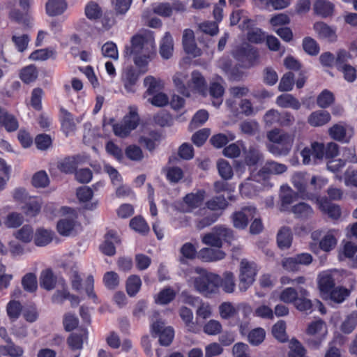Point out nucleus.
I'll use <instances>...</instances> for the list:
<instances>
[{"label": "nucleus", "mask_w": 357, "mask_h": 357, "mask_svg": "<svg viewBox=\"0 0 357 357\" xmlns=\"http://www.w3.org/2000/svg\"><path fill=\"white\" fill-rule=\"evenodd\" d=\"M126 55H133V62L145 73L148 71L149 63L156 55L155 40L151 35L137 34L131 38V47H126Z\"/></svg>", "instance_id": "nucleus-1"}, {"label": "nucleus", "mask_w": 357, "mask_h": 357, "mask_svg": "<svg viewBox=\"0 0 357 357\" xmlns=\"http://www.w3.org/2000/svg\"><path fill=\"white\" fill-rule=\"evenodd\" d=\"M294 137V134L273 129L267 133V139L271 142L266 145L267 149L275 156H286L291 150Z\"/></svg>", "instance_id": "nucleus-2"}, {"label": "nucleus", "mask_w": 357, "mask_h": 357, "mask_svg": "<svg viewBox=\"0 0 357 357\" xmlns=\"http://www.w3.org/2000/svg\"><path fill=\"white\" fill-rule=\"evenodd\" d=\"M196 273L200 275L194 279L195 289L205 296L216 294L218 291V284L220 277L215 273H208L201 268H196Z\"/></svg>", "instance_id": "nucleus-3"}, {"label": "nucleus", "mask_w": 357, "mask_h": 357, "mask_svg": "<svg viewBox=\"0 0 357 357\" xmlns=\"http://www.w3.org/2000/svg\"><path fill=\"white\" fill-rule=\"evenodd\" d=\"M309 296V292L303 287H299L297 290L287 287L280 293V300L285 303H293L300 311H307L312 307V302L308 298Z\"/></svg>", "instance_id": "nucleus-4"}, {"label": "nucleus", "mask_w": 357, "mask_h": 357, "mask_svg": "<svg viewBox=\"0 0 357 357\" xmlns=\"http://www.w3.org/2000/svg\"><path fill=\"white\" fill-rule=\"evenodd\" d=\"M233 55L243 68H249L259 62L257 50L247 43L238 47Z\"/></svg>", "instance_id": "nucleus-5"}, {"label": "nucleus", "mask_w": 357, "mask_h": 357, "mask_svg": "<svg viewBox=\"0 0 357 357\" xmlns=\"http://www.w3.org/2000/svg\"><path fill=\"white\" fill-rule=\"evenodd\" d=\"M238 289L245 292L252 284L257 274V265L254 262L243 259L240 264Z\"/></svg>", "instance_id": "nucleus-6"}, {"label": "nucleus", "mask_w": 357, "mask_h": 357, "mask_svg": "<svg viewBox=\"0 0 357 357\" xmlns=\"http://www.w3.org/2000/svg\"><path fill=\"white\" fill-rule=\"evenodd\" d=\"M257 172L252 173L240 187V192L243 195L252 197L256 195L259 192L269 188L268 183L264 179L257 178Z\"/></svg>", "instance_id": "nucleus-7"}, {"label": "nucleus", "mask_w": 357, "mask_h": 357, "mask_svg": "<svg viewBox=\"0 0 357 357\" xmlns=\"http://www.w3.org/2000/svg\"><path fill=\"white\" fill-rule=\"evenodd\" d=\"M288 167L286 165L279 163L273 160L267 161L264 165L257 172V178L264 179L268 183V185L271 188L272 184L270 182L271 176L280 175L287 172Z\"/></svg>", "instance_id": "nucleus-8"}, {"label": "nucleus", "mask_w": 357, "mask_h": 357, "mask_svg": "<svg viewBox=\"0 0 357 357\" xmlns=\"http://www.w3.org/2000/svg\"><path fill=\"white\" fill-rule=\"evenodd\" d=\"M151 332L159 337V342L162 346L168 347L174 337V331L171 326H165V323L157 319L151 324Z\"/></svg>", "instance_id": "nucleus-9"}, {"label": "nucleus", "mask_w": 357, "mask_h": 357, "mask_svg": "<svg viewBox=\"0 0 357 357\" xmlns=\"http://www.w3.org/2000/svg\"><path fill=\"white\" fill-rule=\"evenodd\" d=\"M256 208L251 206H245L241 211L234 213L231 216L234 227L239 229H245L249 221L254 218Z\"/></svg>", "instance_id": "nucleus-10"}, {"label": "nucleus", "mask_w": 357, "mask_h": 357, "mask_svg": "<svg viewBox=\"0 0 357 357\" xmlns=\"http://www.w3.org/2000/svg\"><path fill=\"white\" fill-rule=\"evenodd\" d=\"M61 210L63 213H68L70 215L61 219L57 222V231L61 235L68 236L74 229L76 216L74 210L69 207H63Z\"/></svg>", "instance_id": "nucleus-11"}, {"label": "nucleus", "mask_w": 357, "mask_h": 357, "mask_svg": "<svg viewBox=\"0 0 357 357\" xmlns=\"http://www.w3.org/2000/svg\"><path fill=\"white\" fill-rule=\"evenodd\" d=\"M139 73L133 67H127L121 75V81L123 86L128 93H135L136 85L139 79Z\"/></svg>", "instance_id": "nucleus-12"}, {"label": "nucleus", "mask_w": 357, "mask_h": 357, "mask_svg": "<svg viewBox=\"0 0 357 357\" xmlns=\"http://www.w3.org/2000/svg\"><path fill=\"white\" fill-rule=\"evenodd\" d=\"M196 215L199 217V219L196 221V227L198 229H202L211 225L219 217L218 214L208 207L200 208L196 212Z\"/></svg>", "instance_id": "nucleus-13"}, {"label": "nucleus", "mask_w": 357, "mask_h": 357, "mask_svg": "<svg viewBox=\"0 0 357 357\" xmlns=\"http://www.w3.org/2000/svg\"><path fill=\"white\" fill-rule=\"evenodd\" d=\"M308 174L305 172H296L291 177V183L302 197H310L311 193L307 191Z\"/></svg>", "instance_id": "nucleus-14"}, {"label": "nucleus", "mask_w": 357, "mask_h": 357, "mask_svg": "<svg viewBox=\"0 0 357 357\" xmlns=\"http://www.w3.org/2000/svg\"><path fill=\"white\" fill-rule=\"evenodd\" d=\"M313 28L319 38L326 40L330 43L336 41L337 35L335 29L323 22L314 23Z\"/></svg>", "instance_id": "nucleus-15"}, {"label": "nucleus", "mask_w": 357, "mask_h": 357, "mask_svg": "<svg viewBox=\"0 0 357 357\" xmlns=\"http://www.w3.org/2000/svg\"><path fill=\"white\" fill-rule=\"evenodd\" d=\"M172 79L178 91L182 95L189 97L191 84L188 74L183 72L176 73Z\"/></svg>", "instance_id": "nucleus-16"}, {"label": "nucleus", "mask_w": 357, "mask_h": 357, "mask_svg": "<svg viewBox=\"0 0 357 357\" xmlns=\"http://www.w3.org/2000/svg\"><path fill=\"white\" fill-rule=\"evenodd\" d=\"M120 243L116 233L113 231H108L105 235L104 243L100 246L101 251L107 256H113L116 253L114 245Z\"/></svg>", "instance_id": "nucleus-17"}, {"label": "nucleus", "mask_w": 357, "mask_h": 357, "mask_svg": "<svg viewBox=\"0 0 357 357\" xmlns=\"http://www.w3.org/2000/svg\"><path fill=\"white\" fill-rule=\"evenodd\" d=\"M336 273L323 272L319 275V287L321 293L328 294L335 289Z\"/></svg>", "instance_id": "nucleus-18"}, {"label": "nucleus", "mask_w": 357, "mask_h": 357, "mask_svg": "<svg viewBox=\"0 0 357 357\" xmlns=\"http://www.w3.org/2000/svg\"><path fill=\"white\" fill-rule=\"evenodd\" d=\"M174 52V41L169 32H166L160 43L159 53L163 59H169Z\"/></svg>", "instance_id": "nucleus-19"}, {"label": "nucleus", "mask_w": 357, "mask_h": 357, "mask_svg": "<svg viewBox=\"0 0 357 357\" xmlns=\"http://www.w3.org/2000/svg\"><path fill=\"white\" fill-rule=\"evenodd\" d=\"M225 253L220 249L204 248L198 253V257L206 262L215 261L223 259Z\"/></svg>", "instance_id": "nucleus-20"}, {"label": "nucleus", "mask_w": 357, "mask_h": 357, "mask_svg": "<svg viewBox=\"0 0 357 357\" xmlns=\"http://www.w3.org/2000/svg\"><path fill=\"white\" fill-rule=\"evenodd\" d=\"M11 21L21 24L24 29L32 27V18L27 12L22 13L18 9H13L9 13Z\"/></svg>", "instance_id": "nucleus-21"}, {"label": "nucleus", "mask_w": 357, "mask_h": 357, "mask_svg": "<svg viewBox=\"0 0 357 357\" xmlns=\"http://www.w3.org/2000/svg\"><path fill=\"white\" fill-rule=\"evenodd\" d=\"M45 8L49 16L61 15L67 10L68 3L66 0H48Z\"/></svg>", "instance_id": "nucleus-22"}, {"label": "nucleus", "mask_w": 357, "mask_h": 357, "mask_svg": "<svg viewBox=\"0 0 357 357\" xmlns=\"http://www.w3.org/2000/svg\"><path fill=\"white\" fill-rule=\"evenodd\" d=\"M264 160V155L258 146H250L245 151V162L248 166H255Z\"/></svg>", "instance_id": "nucleus-23"}, {"label": "nucleus", "mask_w": 357, "mask_h": 357, "mask_svg": "<svg viewBox=\"0 0 357 357\" xmlns=\"http://www.w3.org/2000/svg\"><path fill=\"white\" fill-rule=\"evenodd\" d=\"M331 114L325 110H317L310 114L307 119L308 123L314 127L322 126L331 120Z\"/></svg>", "instance_id": "nucleus-24"}, {"label": "nucleus", "mask_w": 357, "mask_h": 357, "mask_svg": "<svg viewBox=\"0 0 357 357\" xmlns=\"http://www.w3.org/2000/svg\"><path fill=\"white\" fill-rule=\"evenodd\" d=\"M319 209L333 219H337L340 216V208L338 206L331 204L327 199H318Z\"/></svg>", "instance_id": "nucleus-25"}, {"label": "nucleus", "mask_w": 357, "mask_h": 357, "mask_svg": "<svg viewBox=\"0 0 357 357\" xmlns=\"http://www.w3.org/2000/svg\"><path fill=\"white\" fill-rule=\"evenodd\" d=\"M334 8V4L328 0H317L313 6L314 13L322 17L332 15Z\"/></svg>", "instance_id": "nucleus-26"}, {"label": "nucleus", "mask_w": 357, "mask_h": 357, "mask_svg": "<svg viewBox=\"0 0 357 357\" xmlns=\"http://www.w3.org/2000/svg\"><path fill=\"white\" fill-rule=\"evenodd\" d=\"M276 104L282 108H291L298 110L301 107V102L293 95L284 93L279 96L276 99Z\"/></svg>", "instance_id": "nucleus-27"}, {"label": "nucleus", "mask_w": 357, "mask_h": 357, "mask_svg": "<svg viewBox=\"0 0 357 357\" xmlns=\"http://www.w3.org/2000/svg\"><path fill=\"white\" fill-rule=\"evenodd\" d=\"M60 119L61 122V126L66 134L73 132L76 128V122L73 118V116L66 109H61Z\"/></svg>", "instance_id": "nucleus-28"}, {"label": "nucleus", "mask_w": 357, "mask_h": 357, "mask_svg": "<svg viewBox=\"0 0 357 357\" xmlns=\"http://www.w3.org/2000/svg\"><path fill=\"white\" fill-rule=\"evenodd\" d=\"M292 241L291 230L288 227H282L278 231L277 243L280 248L286 249L291 246Z\"/></svg>", "instance_id": "nucleus-29"}, {"label": "nucleus", "mask_w": 357, "mask_h": 357, "mask_svg": "<svg viewBox=\"0 0 357 357\" xmlns=\"http://www.w3.org/2000/svg\"><path fill=\"white\" fill-rule=\"evenodd\" d=\"M56 284V278L50 269H45L41 272L40 284L41 287L47 291L52 290Z\"/></svg>", "instance_id": "nucleus-30"}, {"label": "nucleus", "mask_w": 357, "mask_h": 357, "mask_svg": "<svg viewBox=\"0 0 357 357\" xmlns=\"http://www.w3.org/2000/svg\"><path fill=\"white\" fill-rule=\"evenodd\" d=\"M221 287L222 290L227 294L234 292L236 288L235 277L233 273L227 271L224 273L222 278H220L218 288Z\"/></svg>", "instance_id": "nucleus-31"}, {"label": "nucleus", "mask_w": 357, "mask_h": 357, "mask_svg": "<svg viewBox=\"0 0 357 357\" xmlns=\"http://www.w3.org/2000/svg\"><path fill=\"white\" fill-rule=\"evenodd\" d=\"M160 80L155 77L149 75L144 78V85L146 87V91L144 94V98H146L147 96H152L155 93H159L162 88Z\"/></svg>", "instance_id": "nucleus-32"}, {"label": "nucleus", "mask_w": 357, "mask_h": 357, "mask_svg": "<svg viewBox=\"0 0 357 357\" xmlns=\"http://www.w3.org/2000/svg\"><path fill=\"white\" fill-rule=\"evenodd\" d=\"M224 91L223 86L220 83L217 82L211 83L209 93L213 98L212 103L215 107H218L222 104Z\"/></svg>", "instance_id": "nucleus-33"}, {"label": "nucleus", "mask_w": 357, "mask_h": 357, "mask_svg": "<svg viewBox=\"0 0 357 357\" xmlns=\"http://www.w3.org/2000/svg\"><path fill=\"white\" fill-rule=\"evenodd\" d=\"M291 211L296 218L302 219L309 218L314 213L312 207L305 202H300L294 205L291 208Z\"/></svg>", "instance_id": "nucleus-34"}, {"label": "nucleus", "mask_w": 357, "mask_h": 357, "mask_svg": "<svg viewBox=\"0 0 357 357\" xmlns=\"http://www.w3.org/2000/svg\"><path fill=\"white\" fill-rule=\"evenodd\" d=\"M141 286L140 278L137 275H132L126 280V292L130 296L133 297L139 291Z\"/></svg>", "instance_id": "nucleus-35"}, {"label": "nucleus", "mask_w": 357, "mask_h": 357, "mask_svg": "<svg viewBox=\"0 0 357 357\" xmlns=\"http://www.w3.org/2000/svg\"><path fill=\"white\" fill-rule=\"evenodd\" d=\"M53 238V232L45 229H38L35 233L34 242L37 246H45Z\"/></svg>", "instance_id": "nucleus-36"}, {"label": "nucleus", "mask_w": 357, "mask_h": 357, "mask_svg": "<svg viewBox=\"0 0 357 357\" xmlns=\"http://www.w3.org/2000/svg\"><path fill=\"white\" fill-rule=\"evenodd\" d=\"M179 315L184 321L188 331L192 333L197 331V327L192 321L193 314L190 309L186 307H181L179 310Z\"/></svg>", "instance_id": "nucleus-37"}, {"label": "nucleus", "mask_w": 357, "mask_h": 357, "mask_svg": "<svg viewBox=\"0 0 357 357\" xmlns=\"http://www.w3.org/2000/svg\"><path fill=\"white\" fill-rule=\"evenodd\" d=\"M213 229L215 233L217 234V237H218V239L221 242V246L222 245L223 241L230 243L234 238L232 229L224 225H216L213 227Z\"/></svg>", "instance_id": "nucleus-38"}, {"label": "nucleus", "mask_w": 357, "mask_h": 357, "mask_svg": "<svg viewBox=\"0 0 357 357\" xmlns=\"http://www.w3.org/2000/svg\"><path fill=\"white\" fill-rule=\"evenodd\" d=\"M0 352L3 355H8L11 357H21L24 354V349L11 340L6 345L0 346Z\"/></svg>", "instance_id": "nucleus-39"}, {"label": "nucleus", "mask_w": 357, "mask_h": 357, "mask_svg": "<svg viewBox=\"0 0 357 357\" xmlns=\"http://www.w3.org/2000/svg\"><path fill=\"white\" fill-rule=\"evenodd\" d=\"M335 230H329L324 238L319 241V248L325 251L329 252L335 248L337 243Z\"/></svg>", "instance_id": "nucleus-40"}, {"label": "nucleus", "mask_w": 357, "mask_h": 357, "mask_svg": "<svg viewBox=\"0 0 357 357\" xmlns=\"http://www.w3.org/2000/svg\"><path fill=\"white\" fill-rule=\"evenodd\" d=\"M163 171L166 174L167 179L171 183H178L184 176L183 171L178 167L172 166L164 168Z\"/></svg>", "instance_id": "nucleus-41"}, {"label": "nucleus", "mask_w": 357, "mask_h": 357, "mask_svg": "<svg viewBox=\"0 0 357 357\" xmlns=\"http://www.w3.org/2000/svg\"><path fill=\"white\" fill-rule=\"evenodd\" d=\"M86 17L89 20H97L101 17L102 10L100 6L95 1L87 3L84 8Z\"/></svg>", "instance_id": "nucleus-42"}, {"label": "nucleus", "mask_w": 357, "mask_h": 357, "mask_svg": "<svg viewBox=\"0 0 357 357\" xmlns=\"http://www.w3.org/2000/svg\"><path fill=\"white\" fill-rule=\"evenodd\" d=\"M123 122L132 130L137 127L139 117L137 114V108L135 106L129 107V112L124 116Z\"/></svg>", "instance_id": "nucleus-43"}, {"label": "nucleus", "mask_w": 357, "mask_h": 357, "mask_svg": "<svg viewBox=\"0 0 357 357\" xmlns=\"http://www.w3.org/2000/svg\"><path fill=\"white\" fill-rule=\"evenodd\" d=\"M357 325V311L352 312L345 318L342 323L340 329L346 334L351 333Z\"/></svg>", "instance_id": "nucleus-44"}, {"label": "nucleus", "mask_w": 357, "mask_h": 357, "mask_svg": "<svg viewBox=\"0 0 357 357\" xmlns=\"http://www.w3.org/2000/svg\"><path fill=\"white\" fill-rule=\"evenodd\" d=\"M239 128L242 133L253 136L259 130V125L255 120H245L239 124Z\"/></svg>", "instance_id": "nucleus-45"}, {"label": "nucleus", "mask_w": 357, "mask_h": 357, "mask_svg": "<svg viewBox=\"0 0 357 357\" xmlns=\"http://www.w3.org/2000/svg\"><path fill=\"white\" fill-rule=\"evenodd\" d=\"M220 316L223 319H229L236 316L238 310L231 302H223L218 307Z\"/></svg>", "instance_id": "nucleus-46"}, {"label": "nucleus", "mask_w": 357, "mask_h": 357, "mask_svg": "<svg viewBox=\"0 0 357 357\" xmlns=\"http://www.w3.org/2000/svg\"><path fill=\"white\" fill-rule=\"evenodd\" d=\"M191 89H195L199 92H203L206 88V81L202 75L197 70H194L191 74L190 79Z\"/></svg>", "instance_id": "nucleus-47"}, {"label": "nucleus", "mask_w": 357, "mask_h": 357, "mask_svg": "<svg viewBox=\"0 0 357 357\" xmlns=\"http://www.w3.org/2000/svg\"><path fill=\"white\" fill-rule=\"evenodd\" d=\"M180 253L181 256L179 261L181 263L185 264L186 259H193L195 258L197 250L192 243H185L181 248Z\"/></svg>", "instance_id": "nucleus-48"}, {"label": "nucleus", "mask_w": 357, "mask_h": 357, "mask_svg": "<svg viewBox=\"0 0 357 357\" xmlns=\"http://www.w3.org/2000/svg\"><path fill=\"white\" fill-rule=\"evenodd\" d=\"M334 101L335 96L333 93L327 89L322 91L317 98V105L323 109L328 108Z\"/></svg>", "instance_id": "nucleus-49"}, {"label": "nucleus", "mask_w": 357, "mask_h": 357, "mask_svg": "<svg viewBox=\"0 0 357 357\" xmlns=\"http://www.w3.org/2000/svg\"><path fill=\"white\" fill-rule=\"evenodd\" d=\"M130 227L135 231L143 235L149 231V227L145 220L141 216H136L130 222Z\"/></svg>", "instance_id": "nucleus-50"}, {"label": "nucleus", "mask_w": 357, "mask_h": 357, "mask_svg": "<svg viewBox=\"0 0 357 357\" xmlns=\"http://www.w3.org/2000/svg\"><path fill=\"white\" fill-rule=\"evenodd\" d=\"M326 333V324L321 319L312 321L309 324L307 328V335H325Z\"/></svg>", "instance_id": "nucleus-51"}, {"label": "nucleus", "mask_w": 357, "mask_h": 357, "mask_svg": "<svg viewBox=\"0 0 357 357\" xmlns=\"http://www.w3.org/2000/svg\"><path fill=\"white\" fill-rule=\"evenodd\" d=\"M20 77L26 84L33 82L38 77V70L34 66L29 65L21 70Z\"/></svg>", "instance_id": "nucleus-52"}, {"label": "nucleus", "mask_w": 357, "mask_h": 357, "mask_svg": "<svg viewBox=\"0 0 357 357\" xmlns=\"http://www.w3.org/2000/svg\"><path fill=\"white\" fill-rule=\"evenodd\" d=\"M55 56L56 51L54 50L45 48L35 50L30 54L29 59L33 61H45L50 58L54 59Z\"/></svg>", "instance_id": "nucleus-53"}, {"label": "nucleus", "mask_w": 357, "mask_h": 357, "mask_svg": "<svg viewBox=\"0 0 357 357\" xmlns=\"http://www.w3.org/2000/svg\"><path fill=\"white\" fill-rule=\"evenodd\" d=\"M22 285L25 291L34 292L38 287L36 275L32 273H26L22 279Z\"/></svg>", "instance_id": "nucleus-54"}, {"label": "nucleus", "mask_w": 357, "mask_h": 357, "mask_svg": "<svg viewBox=\"0 0 357 357\" xmlns=\"http://www.w3.org/2000/svg\"><path fill=\"white\" fill-rule=\"evenodd\" d=\"M204 192L188 194L184 197V202L191 208L198 207L204 201Z\"/></svg>", "instance_id": "nucleus-55"}, {"label": "nucleus", "mask_w": 357, "mask_h": 357, "mask_svg": "<svg viewBox=\"0 0 357 357\" xmlns=\"http://www.w3.org/2000/svg\"><path fill=\"white\" fill-rule=\"evenodd\" d=\"M175 296L176 293L172 288H165L158 294L155 302L162 305H166L173 301Z\"/></svg>", "instance_id": "nucleus-56"}, {"label": "nucleus", "mask_w": 357, "mask_h": 357, "mask_svg": "<svg viewBox=\"0 0 357 357\" xmlns=\"http://www.w3.org/2000/svg\"><path fill=\"white\" fill-rule=\"evenodd\" d=\"M294 84V75L291 72L285 73L280 79L278 85L280 91H290L292 90Z\"/></svg>", "instance_id": "nucleus-57"}, {"label": "nucleus", "mask_w": 357, "mask_h": 357, "mask_svg": "<svg viewBox=\"0 0 357 357\" xmlns=\"http://www.w3.org/2000/svg\"><path fill=\"white\" fill-rule=\"evenodd\" d=\"M290 351L288 357H305V349L296 339H291L289 342Z\"/></svg>", "instance_id": "nucleus-58"}, {"label": "nucleus", "mask_w": 357, "mask_h": 357, "mask_svg": "<svg viewBox=\"0 0 357 357\" xmlns=\"http://www.w3.org/2000/svg\"><path fill=\"white\" fill-rule=\"evenodd\" d=\"M265 331L261 328H257L248 333L249 342L255 346L260 344L264 340Z\"/></svg>", "instance_id": "nucleus-59"}, {"label": "nucleus", "mask_w": 357, "mask_h": 357, "mask_svg": "<svg viewBox=\"0 0 357 357\" xmlns=\"http://www.w3.org/2000/svg\"><path fill=\"white\" fill-rule=\"evenodd\" d=\"M103 283L109 289H114L119 284V276L114 271H108L104 274Z\"/></svg>", "instance_id": "nucleus-60"}, {"label": "nucleus", "mask_w": 357, "mask_h": 357, "mask_svg": "<svg viewBox=\"0 0 357 357\" xmlns=\"http://www.w3.org/2000/svg\"><path fill=\"white\" fill-rule=\"evenodd\" d=\"M22 310L21 303L16 301H10L6 307L8 316L12 321H15L20 317Z\"/></svg>", "instance_id": "nucleus-61"}, {"label": "nucleus", "mask_w": 357, "mask_h": 357, "mask_svg": "<svg viewBox=\"0 0 357 357\" xmlns=\"http://www.w3.org/2000/svg\"><path fill=\"white\" fill-rule=\"evenodd\" d=\"M303 48L304 51L312 56L318 54L319 47L315 40L310 37H305L303 40Z\"/></svg>", "instance_id": "nucleus-62"}, {"label": "nucleus", "mask_w": 357, "mask_h": 357, "mask_svg": "<svg viewBox=\"0 0 357 357\" xmlns=\"http://www.w3.org/2000/svg\"><path fill=\"white\" fill-rule=\"evenodd\" d=\"M286 324L284 321H278L272 328V333L273 336L279 341L284 342L287 341V337L286 335Z\"/></svg>", "instance_id": "nucleus-63"}, {"label": "nucleus", "mask_w": 357, "mask_h": 357, "mask_svg": "<svg viewBox=\"0 0 357 357\" xmlns=\"http://www.w3.org/2000/svg\"><path fill=\"white\" fill-rule=\"evenodd\" d=\"M218 169L220 176L225 180H229L233 176V171L229 163L225 160L218 162Z\"/></svg>", "instance_id": "nucleus-64"}]
</instances>
